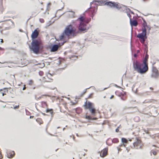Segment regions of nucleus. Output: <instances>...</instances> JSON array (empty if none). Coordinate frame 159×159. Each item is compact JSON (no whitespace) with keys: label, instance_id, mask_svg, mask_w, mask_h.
<instances>
[{"label":"nucleus","instance_id":"obj_1","mask_svg":"<svg viewBox=\"0 0 159 159\" xmlns=\"http://www.w3.org/2000/svg\"><path fill=\"white\" fill-rule=\"evenodd\" d=\"M148 55L146 54L143 60V63H140L137 61L133 62V68L138 73L143 74L147 72L148 69Z\"/></svg>","mask_w":159,"mask_h":159},{"label":"nucleus","instance_id":"obj_2","mask_svg":"<svg viewBox=\"0 0 159 159\" xmlns=\"http://www.w3.org/2000/svg\"><path fill=\"white\" fill-rule=\"evenodd\" d=\"M91 19H86L84 15H80L79 18L75 21L72 22L73 24L78 22L79 23L78 29L77 31H79V34L81 32H86L89 29L87 24L90 21Z\"/></svg>","mask_w":159,"mask_h":159},{"label":"nucleus","instance_id":"obj_3","mask_svg":"<svg viewBox=\"0 0 159 159\" xmlns=\"http://www.w3.org/2000/svg\"><path fill=\"white\" fill-rule=\"evenodd\" d=\"M79 34V31L76 29L72 25L66 26L63 34L60 36V39L62 40L67 37L68 38H71L76 36Z\"/></svg>","mask_w":159,"mask_h":159},{"label":"nucleus","instance_id":"obj_4","mask_svg":"<svg viewBox=\"0 0 159 159\" xmlns=\"http://www.w3.org/2000/svg\"><path fill=\"white\" fill-rule=\"evenodd\" d=\"M143 28L142 29V32L137 35V37L139 38L140 42L143 44L145 39L147 38L146 36L147 30L150 31L151 28L149 26L147 25V23L144 20H143Z\"/></svg>","mask_w":159,"mask_h":159},{"label":"nucleus","instance_id":"obj_5","mask_svg":"<svg viewBox=\"0 0 159 159\" xmlns=\"http://www.w3.org/2000/svg\"><path fill=\"white\" fill-rule=\"evenodd\" d=\"M42 47V41L40 39L33 40L31 43V49L36 54L39 53V49Z\"/></svg>","mask_w":159,"mask_h":159},{"label":"nucleus","instance_id":"obj_6","mask_svg":"<svg viewBox=\"0 0 159 159\" xmlns=\"http://www.w3.org/2000/svg\"><path fill=\"white\" fill-rule=\"evenodd\" d=\"M105 5L111 8H116L118 9H120L121 8V6L119 3L115 2H106Z\"/></svg>","mask_w":159,"mask_h":159},{"label":"nucleus","instance_id":"obj_7","mask_svg":"<svg viewBox=\"0 0 159 159\" xmlns=\"http://www.w3.org/2000/svg\"><path fill=\"white\" fill-rule=\"evenodd\" d=\"M136 141L133 143L134 148L137 149L142 148L143 144L141 140L137 137L136 138Z\"/></svg>","mask_w":159,"mask_h":159},{"label":"nucleus","instance_id":"obj_8","mask_svg":"<svg viewBox=\"0 0 159 159\" xmlns=\"http://www.w3.org/2000/svg\"><path fill=\"white\" fill-rule=\"evenodd\" d=\"M116 94L121 97V99L123 100H125L127 98L126 93L125 92L123 93L119 91H116L115 92Z\"/></svg>","mask_w":159,"mask_h":159},{"label":"nucleus","instance_id":"obj_9","mask_svg":"<svg viewBox=\"0 0 159 159\" xmlns=\"http://www.w3.org/2000/svg\"><path fill=\"white\" fill-rule=\"evenodd\" d=\"M52 76L51 74H48L43 78V81L45 82H51L53 79Z\"/></svg>","mask_w":159,"mask_h":159},{"label":"nucleus","instance_id":"obj_10","mask_svg":"<svg viewBox=\"0 0 159 159\" xmlns=\"http://www.w3.org/2000/svg\"><path fill=\"white\" fill-rule=\"evenodd\" d=\"M108 152V147L106 148L102 149L100 152V156L102 157H104L107 155Z\"/></svg>","mask_w":159,"mask_h":159},{"label":"nucleus","instance_id":"obj_11","mask_svg":"<svg viewBox=\"0 0 159 159\" xmlns=\"http://www.w3.org/2000/svg\"><path fill=\"white\" fill-rule=\"evenodd\" d=\"M84 108L85 109H87L91 108L93 107V104L89 102H87L86 101L84 105Z\"/></svg>","mask_w":159,"mask_h":159},{"label":"nucleus","instance_id":"obj_12","mask_svg":"<svg viewBox=\"0 0 159 159\" xmlns=\"http://www.w3.org/2000/svg\"><path fill=\"white\" fill-rule=\"evenodd\" d=\"M159 76V73L158 70L156 68H154L153 69V73L152 76V77L157 78Z\"/></svg>","mask_w":159,"mask_h":159},{"label":"nucleus","instance_id":"obj_13","mask_svg":"<svg viewBox=\"0 0 159 159\" xmlns=\"http://www.w3.org/2000/svg\"><path fill=\"white\" fill-rule=\"evenodd\" d=\"M39 34V32L37 30H35L32 33L31 37L32 39H35L37 38Z\"/></svg>","mask_w":159,"mask_h":159},{"label":"nucleus","instance_id":"obj_14","mask_svg":"<svg viewBox=\"0 0 159 159\" xmlns=\"http://www.w3.org/2000/svg\"><path fill=\"white\" fill-rule=\"evenodd\" d=\"M130 24L131 26H136L138 25V23L137 20H132L131 19H130Z\"/></svg>","mask_w":159,"mask_h":159},{"label":"nucleus","instance_id":"obj_15","mask_svg":"<svg viewBox=\"0 0 159 159\" xmlns=\"http://www.w3.org/2000/svg\"><path fill=\"white\" fill-rule=\"evenodd\" d=\"M97 9V7L96 6L94 7H91L90 8L89 11L91 12V14L93 15L96 11Z\"/></svg>","mask_w":159,"mask_h":159},{"label":"nucleus","instance_id":"obj_16","mask_svg":"<svg viewBox=\"0 0 159 159\" xmlns=\"http://www.w3.org/2000/svg\"><path fill=\"white\" fill-rule=\"evenodd\" d=\"M59 48V46L57 44L53 45L52 47L51 51L52 52H54L57 51Z\"/></svg>","mask_w":159,"mask_h":159},{"label":"nucleus","instance_id":"obj_17","mask_svg":"<svg viewBox=\"0 0 159 159\" xmlns=\"http://www.w3.org/2000/svg\"><path fill=\"white\" fill-rule=\"evenodd\" d=\"M15 155V152L14 151H12L8 152L7 153V156L9 158L13 157Z\"/></svg>","mask_w":159,"mask_h":159},{"label":"nucleus","instance_id":"obj_18","mask_svg":"<svg viewBox=\"0 0 159 159\" xmlns=\"http://www.w3.org/2000/svg\"><path fill=\"white\" fill-rule=\"evenodd\" d=\"M41 107L43 108H47L48 107V105L46 102L42 101L40 102Z\"/></svg>","mask_w":159,"mask_h":159},{"label":"nucleus","instance_id":"obj_19","mask_svg":"<svg viewBox=\"0 0 159 159\" xmlns=\"http://www.w3.org/2000/svg\"><path fill=\"white\" fill-rule=\"evenodd\" d=\"M45 112L46 113H49L52 116H53L54 115V112L53 111L52 109H48L47 108L46 109V110Z\"/></svg>","mask_w":159,"mask_h":159},{"label":"nucleus","instance_id":"obj_20","mask_svg":"<svg viewBox=\"0 0 159 159\" xmlns=\"http://www.w3.org/2000/svg\"><path fill=\"white\" fill-rule=\"evenodd\" d=\"M121 142L123 143L124 147H125L126 144L128 143L127 140L125 138H121Z\"/></svg>","mask_w":159,"mask_h":159},{"label":"nucleus","instance_id":"obj_21","mask_svg":"<svg viewBox=\"0 0 159 159\" xmlns=\"http://www.w3.org/2000/svg\"><path fill=\"white\" fill-rule=\"evenodd\" d=\"M89 110L92 115L93 116L95 115L96 113V110L93 107L89 109Z\"/></svg>","mask_w":159,"mask_h":159},{"label":"nucleus","instance_id":"obj_22","mask_svg":"<svg viewBox=\"0 0 159 159\" xmlns=\"http://www.w3.org/2000/svg\"><path fill=\"white\" fill-rule=\"evenodd\" d=\"M36 121L39 124L41 125L43 123V122L41 118H38L36 120Z\"/></svg>","mask_w":159,"mask_h":159},{"label":"nucleus","instance_id":"obj_23","mask_svg":"<svg viewBox=\"0 0 159 159\" xmlns=\"http://www.w3.org/2000/svg\"><path fill=\"white\" fill-rule=\"evenodd\" d=\"M85 155V153H84L83 152H80L79 155L78 156L79 158H77V159H81L82 156H84Z\"/></svg>","mask_w":159,"mask_h":159},{"label":"nucleus","instance_id":"obj_24","mask_svg":"<svg viewBox=\"0 0 159 159\" xmlns=\"http://www.w3.org/2000/svg\"><path fill=\"white\" fill-rule=\"evenodd\" d=\"M85 118L88 120H95L97 119L96 118H92L91 116H85Z\"/></svg>","mask_w":159,"mask_h":159},{"label":"nucleus","instance_id":"obj_25","mask_svg":"<svg viewBox=\"0 0 159 159\" xmlns=\"http://www.w3.org/2000/svg\"><path fill=\"white\" fill-rule=\"evenodd\" d=\"M112 142L113 143H117L119 142V140L117 138H114L113 139Z\"/></svg>","mask_w":159,"mask_h":159},{"label":"nucleus","instance_id":"obj_26","mask_svg":"<svg viewBox=\"0 0 159 159\" xmlns=\"http://www.w3.org/2000/svg\"><path fill=\"white\" fill-rule=\"evenodd\" d=\"M46 96L47 95H42V96L39 97H37V96H36L35 97V98H36V99L37 100H39V99H41L42 98L43 96Z\"/></svg>","mask_w":159,"mask_h":159},{"label":"nucleus","instance_id":"obj_27","mask_svg":"<svg viewBox=\"0 0 159 159\" xmlns=\"http://www.w3.org/2000/svg\"><path fill=\"white\" fill-rule=\"evenodd\" d=\"M33 83V82L32 80H30L29 82V84L30 85H32Z\"/></svg>","mask_w":159,"mask_h":159},{"label":"nucleus","instance_id":"obj_28","mask_svg":"<svg viewBox=\"0 0 159 159\" xmlns=\"http://www.w3.org/2000/svg\"><path fill=\"white\" fill-rule=\"evenodd\" d=\"M43 73L42 71H40L39 72V75L41 76H42L43 75Z\"/></svg>","mask_w":159,"mask_h":159},{"label":"nucleus","instance_id":"obj_29","mask_svg":"<svg viewBox=\"0 0 159 159\" xmlns=\"http://www.w3.org/2000/svg\"><path fill=\"white\" fill-rule=\"evenodd\" d=\"M39 21L41 23H44V19L42 18L40 19Z\"/></svg>","mask_w":159,"mask_h":159},{"label":"nucleus","instance_id":"obj_30","mask_svg":"<svg viewBox=\"0 0 159 159\" xmlns=\"http://www.w3.org/2000/svg\"><path fill=\"white\" fill-rule=\"evenodd\" d=\"M126 13L128 17L130 19H131V16L130 14L129 13H128L127 12H126Z\"/></svg>","mask_w":159,"mask_h":159},{"label":"nucleus","instance_id":"obj_31","mask_svg":"<svg viewBox=\"0 0 159 159\" xmlns=\"http://www.w3.org/2000/svg\"><path fill=\"white\" fill-rule=\"evenodd\" d=\"M51 2H48L47 4L48 8H49L51 6Z\"/></svg>","mask_w":159,"mask_h":159},{"label":"nucleus","instance_id":"obj_32","mask_svg":"<svg viewBox=\"0 0 159 159\" xmlns=\"http://www.w3.org/2000/svg\"><path fill=\"white\" fill-rule=\"evenodd\" d=\"M123 146H124L123 144H121L119 145L117 147V148H119L120 147L121 148V147Z\"/></svg>","mask_w":159,"mask_h":159},{"label":"nucleus","instance_id":"obj_33","mask_svg":"<svg viewBox=\"0 0 159 159\" xmlns=\"http://www.w3.org/2000/svg\"><path fill=\"white\" fill-rule=\"evenodd\" d=\"M92 94H90L88 97L86 98V99H89V98H92Z\"/></svg>","mask_w":159,"mask_h":159},{"label":"nucleus","instance_id":"obj_34","mask_svg":"<svg viewBox=\"0 0 159 159\" xmlns=\"http://www.w3.org/2000/svg\"><path fill=\"white\" fill-rule=\"evenodd\" d=\"M152 153L154 155H156L157 154V152L155 151H153L152 152Z\"/></svg>","mask_w":159,"mask_h":159},{"label":"nucleus","instance_id":"obj_35","mask_svg":"<svg viewBox=\"0 0 159 159\" xmlns=\"http://www.w3.org/2000/svg\"><path fill=\"white\" fill-rule=\"evenodd\" d=\"M0 93L1 94H2V96H4L5 95H6V93H3L2 92V91H1L0 92Z\"/></svg>","mask_w":159,"mask_h":159},{"label":"nucleus","instance_id":"obj_36","mask_svg":"<svg viewBox=\"0 0 159 159\" xmlns=\"http://www.w3.org/2000/svg\"><path fill=\"white\" fill-rule=\"evenodd\" d=\"M0 50L3 51L4 50V49L1 47H0Z\"/></svg>","mask_w":159,"mask_h":159},{"label":"nucleus","instance_id":"obj_37","mask_svg":"<svg viewBox=\"0 0 159 159\" xmlns=\"http://www.w3.org/2000/svg\"><path fill=\"white\" fill-rule=\"evenodd\" d=\"M119 129L118 128H117V129H116V131L117 132H119Z\"/></svg>","mask_w":159,"mask_h":159},{"label":"nucleus","instance_id":"obj_38","mask_svg":"<svg viewBox=\"0 0 159 159\" xmlns=\"http://www.w3.org/2000/svg\"><path fill=\"white\" fill-rule=\"evenodd\" d=\"M117 149H118V151L119 152V151H121L122 150V149L120 148V147L119 148H117Z\"/></svg>","mask_w":159,"mask_h":159},{"label":"nucleus","instance_id":"obj_39","mask_svg":"<svg viewBox=\"0 0 159 159\" xmlns=\"http://www.w3.org/2000/svg\"><path fill=\"white\" fill-rule=\"evenodd\" d=\"M114 97V96L113 95H112L111 97L110 98V99H112V98H113Z\"/></svg>","mask_w":159,"mask_h":159},{"label":"nucleus","instance_id":"obj_40","mask_svg":"<svg viewBox=\"0 0 159 159\" xmlns=\"http://www.w3.org/2000/svg\"><path fill=\"white\" fill-rule=\"evenodd\" d=\"M2 155L1 154V153L0 152V159H1L2 158Z\"/></svg>","mask_w":159,"mask_h":159},{"label":"nucleus","instance_id":"obj_41","mask_svg":"<svg viewBox=\"0 0 159 159\" xmlns=\"http://www.w3.org/2000/svg\"><path fill=\"white\" fill-rule=\"evenodd\" d=\"M1 42L2 43L3 42V39H1Z\"/></svg>","mask_w":159,"mask_h":159},{"label":"nucleus","instance_id":"obj_42","mask_svg":"<svg viewBox=\"0 0 159 159\" xmlns=\"http://www.w3.org/2000/svg\"><path fill=\"white\" fill-rule=\"evenodd\" d=\"M137 56V55L136 54H135L134 55V57H136Z\"/></svg>","mask_w":159,"mask_h":159},{"label":"nucleus","instance_id":"obj_43","mask_svg":"<svg viewBox=\"0 0 159 159\" xmlns=\"http://www.w3.org/2000/svg\"><path fill=\"white\" fill-rule=\"evenodd\" d=\"M26 89V87L25 86V85L24 86V87L23 88V90H25V89Z\"/></svg>","mask_w":159,"mask_h":159},{"label":"nucleus","instance_id":"obj_44","mask_svg":"<svg viewBox=\"0 0 159 159\" xmlns=\"http://www.w3.org/2000/svg\"><path fill=\"white\" fill-rule=\"evenodd\" d=\"M123 8L124 9H125L126 10V9H127V7H123Z\"/></svg>","mask_w":159,"mask_h":159},{"label":"nucleus","instance_id":"obj_45","mask_svg":"<svg viewBox=\"0 0 159 159\" xmlns=\"http://www.w3.org/2000/svg\"><path fill=\"white\" fill-rule=\"evenodd\" d=\"M34 117V116H30V118H33Z\"/></svg>","mask_w":159,"mask_h":159},{"label":"nucleus","instance_id":"obj_46","mask_svg":"<svg viewBox=\"0 0 159 159\" xmlns=\"http://www.w3.org/2000/svg\"><path fill=\"white\" fill-rule=\"evenodd\" d=\"M148 0H143V1L145 2L148 1Z\"/></svg>","mask_w":159,"mask_h":159},{"label":"nucleus","instance_id":"obj_47","mask_svg":"<svg viewBox=\"0 0 159 159\" xmlns=\"http://www.w3.org/2000/svg\"><path fill=\"white\" fill-rule=\"evenodd\" d=\"M139 52V50H137V52Z\"/></svg>","mask_w":159,"mask_h":159},{"label":"nucleus","instance_id":"obj_48","mask_svg":"<svg viewBox=\"0 0 159 159\" xmlns=\"http://www.w3.org/2000/svg\"><path fill=\"white\" fill-rule=\"evenodd\" d=\"M43 115H45L46 114L45 113H43Z\"/></svg>","mask_w":159,"mask_h":159},{"label":"nucleus","instance_id":"obj_49","mask_svg":"<svg viewBox=\"0 0 159 159\" xmlns=\"http://www.w3.org/2000/svg\"><path fill=\"white\" fill-rule=\"evenodd\" d=\"M153 146L154 147H156V146L155 145H153Z\"/></svg>","mask_w":159,"mask_h":159},{"label":"nucleus","instance_id":"obj_50","mask_svg":"<svg viewBox=\"0 0 159 159\" xmlns=\"http://www.w3.org/2000/svg\"><path fill=\"white\" fill-rule=\"evenodd\" d=\"M104 98H106V96H105L104 97Z\"/></svg>","mask_w":159,"mask_h":159},{"label":"nucleus","instance_id":"obj_51","mask_svg":"<svg viewBox=\"0 0 159 159\" xmlns=\"http://www.w3.org/2000/svg\"><path fill=\"white\" fill-rule=\"evenodd\" d=\"M44 66V64H43V66L42 67H43V66ZM41 68H42V67Z\"/></svg>","mask_w":159,"mask_h":159},{"label":"nucleus","instance_id":"obj_52","mask_svg":"<svg viewBox=\"0 0 159 159\" xmlns=\"http://www.w3.org/2000/svg\"><path fill=\"white\" fill-rule=\"evenodd\" d=\"M19 107V106H18L17 107H16L15 108H17V107Z\"/></svg>","mask_w":159,"mask_h":159},{"label":"nucleus","instance_id":"obj_53","mask_svg":"<svg viewBox=\"0 0 159 159\" xmlns=\"http://www.w3.org/2000/svg\"><path fill=\"white\" fill-rule=\"evenodd\" d=\"M60 128V127H57V128H58H58Z\"/></svg>","mask_w":159,"mask_h":159}]
</instances>
